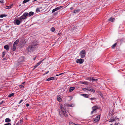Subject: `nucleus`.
Listing matches in <instances>:
<instances>
[{
    "label": "nucleus",
    "mask_w": 125,
    "mask_h": 125,
    "mask_svg": "<svg viewBox=\"0 0 125 125\" xmlns=\"http://www.w3.org/2000/svg\"><path fill=\"white\" fill-rule=\"evenodd\" d=\"M25 19L23 15L19 18L18 19H15L14 20V23L18 25Z\"/></svg>",
    "instance_id": "f257e3e1"
},
{
    "label": "nucleus",
    "mask_w": 125,
    "mask_h": 125,
    "mask_svg": "<svg viewBox=\"0 0 125 125\" xmlns=\"http://www.w3.org/2000/svg\"><path fill=\"white\" fill-rule=\"evenodd\" d=\"M36 45H33L29 46L28 47V50L29 52H31L35 49Z\"/></svg>",
    "instance_id": "f03ea898"
},
{
    "label": "nucleus",
    "mask_w": 125,
    "mask_h": 125,
    "mask_svg": "<svg viewBox=\"0 0 125 125\" xmlns=\"http://www.w3.org/2000/svg\"><path fill=\"white\" fill-rule=\"evenodd\" d=\"M34 14V12L32 11L29 12V13L28 12H25L22 15L25 19H26L27 17L29 16H31L33 15Z\"/></svg>",
    "instance_id": "7ed1b4c3"
},
{
    "label": "nucleus",
    "mask_w": 125,
    "mask_h": 125,
    "mask_svg": "<svg viewBox=\"0 0 125 125\" xmlns=\"http://www.w3.org/2000/svg\"><path fill=\"white\" fill-rule=\"evenodd\" d=\"M19 42V40L17 39L14 42L12 47V49L13 51H15L16 50V49L17 44H18Z\"/></svg>",
    "instance_id": "20e7f679"
},
{
    "label": "nucleus",
    "mask_w": 125,
    "mask_h": 125,
    "mask_svg": "<svg viewBox=\"0 0 125 125\" xmlns=\"http://www.w3.org/2000/svg\"><path fill=\"white\" fill-rule=\"evenodd\" d=\"M85 51L84 50H83L80 52V54L81 58H84L85 55Z\"/></svg>",
    "instance_id": "39448f33"
},
{
    "label": "nucleus",
    "mask_w": 125,
    "mask_h": 125,
    "mask_svg": "<svg viewBox=\"0 0 125 125\" xmlns=\"http://www.w3.org/2000/svg\"><path fill=\"white\" fill-rule=\"evenodd\" d=\"M100 116L99 115H98L94 120L93 122L94 123H96L98 122L100 119Z\"/></svg>",
    "instance_id": "423d86ee"
},
{
    "label": "nucleus",
    "mask_w": 125,
    "mask_h": 125,
    "mask_svg": "<svg viewBox=\"0 0 125 125\" xmlns=\"http://www.w3.org/2000/svg\"><path fill=\"white\" fill-rule=\"evenodd\" d=\"M98 108V106H95L92 107L93 111L91 112V114H92Z\"/></svg>",
    "instance_id": "0eeeda50"
},
{
    "label": "nucleus",
    "mask_w": 125,
    "mask_h": 125,
    "mask_svg": "<svg viewBox=\"0 0 125 125\" xmlns=\"http://www.w3.org/2000/svg\"><path fill=\"white\" fill-rule=\"evenodd\" d=\"M84 60L83 59H77L76 60V62L77 63H79L80 64L84 62Z\"/></svg>",
    "instance_id": "6e6552de"
},
{
    "label": "nucleus",
    "mask_w": 125,
    "mask_h": 125,
    "mask_svg": "<svg viewBox=\"0 0 125 125\" xmlns=\"http://www.w3.org/2000/svg\"><path fill=\"white\" fill-rule=\"evenodd\" d=\"M87 91H91L92 92L94 93L95 92V90L91 87H87Z\"/></svg>",
    "instance_id": "1a4fd4ad"
},
{
    "label": "nucleus",
    "mask_w": 125,
    "mask_h": 125,
    "mask_svg": "<svg viewBox=\"0 0 125 125\" xmlns=\"http://www.w3.org/2000/svg\"><path fill=\"white\" fill-rule=\"evenodd\" d=\"M4 48L6 50H9L10 47L8 45H6L4 46Z\"/></svg>",
    "instance_id": "9d476101"
},
{
    "label": "nucleus",
    "mask_w": 125,
    "mask_h": 125,
    "mask_svg": "<svg viewBox=\"0 0 125 125\" xmlns=\"http://www.w3.org/2000/svg\"><path fill=\"white\" fill-rule=\"evenodd\" d=\"M61 109V111L63 113H66V111H65V109L64 108L62 107V106H60Z\"/></svg>",
    "instance_id": "9b49d317"
},
{
    "label": "nucleus",
    "mask_w": 125,
    "mask_h": 125,
    "mask_svg": "<svg viewBox=\"0 0 125 125\" xmlns=\"http://www.w3.org/2000/svg\"><path fill=\"white\" fill-rule=\"evenodd\" d=\"M80 83L81 84H85L86 85H88V82L86 81L81 82H80Z\"/></svg>",
    "instance_id": "f8f14e48"
},
{
    "label": "nucleus",
    "mask_w": 125,
    "mask_h": 125,
    "mask_svg": "<svg viewBox=\"0 0 125 125\" xmlns=\"http://www.w3.org/2000/svg\"><path fill=\"white\" fill-rule=\"evenodd\" d=\"M75 89V87H71L69 90V91L70 92H72V91H73L74 89Z\"/></svg>",
    "instance_id": "ddd939ff"
},
{
    "label": "nucleus",
    "mask_w": 125,
    "mask_h": 125,
    "mask_svg": "<svg viewBox=\"0 0 125 125\" xmlns=\"http://www.w3.org/2000/svg\"><path fill=\"white\" fill-rule=\"evenodd\" d=\"M54 77H52L50 78H49L47 80V81H49L51 80H54Z\"/></svg>",
    "instance_id": "4468645a"
},
{
    "label": "nucleus",
    "mask_w": 125,
    "mask_h": 125,
    "mask_svg": "<svg viewBox=\"0 0 125 125\" xmlns=\"http://www.w3.org/2000/svg\"><path fill=\"white\" fill-rule=\"evenodd\" d=\"M11 121V120L9 118H7L5 119V122L6 123H9Z\"/></svg>",
    "instance_id": "2eb2a0df"
},
{
    "label": "nucleus",
    "mask_w": 125,
    "mask_h": 125,
    "mask_svg": "<svg viewBox=\"0 0 125 125\" xmlns=\"http://www.w3.org/2000/svg\"><path fill=\"white\" fill-rule=\"evenodd\" d=\"M115 19L111 17L108 20V21H109L113 22L114 21Z\"/></svg>",
    "instance_id": "dca6fc26"
},
{
    "label": "nucleus",
    "mask_w": 125,
    "mask_h": 125,
    "mask_svg": "<svg viewBox=\"0 0 125 125\" xmlns=\"http://www.w3.org/2000/svg\"><path fill=\"white\" fill-rule=\"evenodd\" d=\"M81 95L83 96L84 97H85L88 98L89 97V96L90 95L87 94H82Z\"/></svg>",
    "instance_id": "f3484780"
},
{
    "label": "nucleus",
    "mask_w": 125,
    "mask_h": 125,
    "mask_svg": "<svg viewBox=\"0 0 125 125\" xmlns=\"http://www.w3.org/2000/svg\"><path fill=\"white\" fill-rule=\"evenodd\" d=\"M115 118H111L110 120L109 121V122H112L114 121H115Z\"/></svg>",
    "instance_id": "a211bd4d"
},
{
    "label": "nucleus",
    "mask_w": 125,
    "mask_h": 125,
    "mask_svg": "<svg viewBox=\"0 0 125 125\" xmlns=\"http://www.w3.org/2000/svg\"><path fill=\"white\" fill-rule=\"evenodd\" d=\"M72 105V104H65V106L71 107L73 106Z\"/></svg>",
    "instance_id": "6ab92c4d"
},
{
    "label": "nucleus",
    "mask_w": 125,
    "mask_h": 125,
    "mask_svg": "<svg viewBox=\"0 0 125 125\" xmlns=\"http://www.w3.org/2000/svg\"><path fill=\"white\" fill-rule=\"evenodd\" d=\"M44 60V59H43V60H42V61H40V62H38V63H37L36 64L38 66H39V65Z\"/></svg>",
    "instance_id": "aec40b11"
},
{
    "label": "nucleus",
    "mask_w": 125,
    "mask_h": 125,
    "mask_svg": "<svg viewBox=\"0 0 125 125\" xmlns=\"http://www.w3.org/2000/svg\"><path fill=\"white\" fill-rule=\"evenodd\" d=\"M6 54V52L5 51H4L2 53V58H3L4 57V56Z\"/></svg>",
    "instance_id": "412c9836"
},
{
    "label": "nucleus",
    "mask_w": 125,
    "mask_h": 125,
    "mask_svg": "<svg viewBox=\"0 0 125 125\" xmlns=\"http://www.w3.org/2000/svg\"><path fill=\"white\" fill-rule=\"evenodd\" d=\"M117 43H115L114 44H113L112 47V49L114 48L116 46Z\"/></svg>",
    "instance_id": "4be33fe9"
},
{
    "label": "nucleus",
    "mask_w": 125,
    "mask_h": 125,
    "mask_svg": "<svg viewBox=\"0 0 125 125\" xmlns=\"http://www.w3.org/2000/svg\"><path fill=\"white\" fill-rule=\"evenodd\" d=\"M87 88H82V89L83 91L85 92H87Z\"/></svg>",
    "instance_id": "5701e85b"
},
{
    "label": "nucleus",
    "mask_w": 125,
    "mask_h": 125,
    "mask_svg": "<svg viewBox=\"0 0 125 125\" xmlns=\"http://www.w3.org/2000/svg\"><path fill=\"white\" fill-rule=\"evenodd\" d=\"M57 100L59 102H61L62 100L61 98L60 97L57 98Z\"/></svg>",
    "instance_id": "b1692460"
},
{
    "label": "nucleus",
    "mask_w": 125,
    "mask_h": 125,
    "mask_svg": "<svg viewBox=\"0 0 125 125\" xmlns=\"http://www.w3.org/2000/svg\"><path fill=\"white\" fill-rule=\"evenodd\" d=\"M14 95V94L13 93H12L9 95L8 96L9 97H10L11 96H13Z\"/></svg>",
    "instance_id": "393cba45"
},
{
    "label": "nucleus",
    "mask_w": 125,
    "mask_h": 125,
    "mask_svg": "<svg viewBox=\"0 0 125 125\" xmlns=\"http://www.w3.org/2000/svg\"><path fill=\"white\" fill-rule=\"evenodd\" d=\"M92 80L93 81H96L98 79H95L94 78V77H93L92 78Z\"/></svg>",
    "instance_id": "a878e982"
},
{
    "label": "nucleus",
    "mask_w": 125,
    "mask_h": 125,
    "mask_svg": "<svg viewBox=\"0 0 125 125\" xmlns=\"http://www.w3.org/2000/svg\"><path fill=\"white\" fill-rule=\"evenodd\" d=\"M70 125H75V124L72 122H69Z\"/></svg>",
    "instance_id": "bb28decb"
},
{
    "label": "nucleus",
    "mask_w": 125,
    "mask_h": 125,
    "mask_svg": "<svg viewBox=\"0 0 125 125\" xmlns=\"http://www.w3.org/2000/svg\"><path fill=\"white\" fill-rule=\"evenodd\" d=\"M13 5V4H12L11 6H7V8H6V9H10L11 8V6H12Z\"/></svg>",
    "instance_id": "cd10ccee"
},
{
    "label": "nucleus",
    "mask_w": 125,
    "mask_h": 125,
    "mask_svg": "<svg viewBox=\"0 0 125 125\" xmlns=\"http://www.w3.org/2000/svg\"><path fill=\"white\" fill-rule=\"evenodd\" d=\"M30 0H24L23 2V4H24L26 3L27 2H28Z\"/></svg>",
    "instance_id": "c85d7f7f"
},
{
    "label": "nucleus",
    "mask_w": 125,
    "mask_h": 125,
    "mask_svg": "<svg viewBox=\"0 0 125 125\" xmlns=\"http://www.w3.org/2000/svg\"><path fill=\"white\" fill-rule=\"evenodd\" d=\"M18 122L19 124H20L21 125L22 123L23 120L22 119L19 122Z\"/></svg>",
    "instance_id": "c756f323"
},
{
    "label": "nucleus",
    "mask_w": 125,
    "mask_h": 125,
    "mask_svg": "<svg viewBox=\"0 0 125 125\" xmlns=\"http://www.w3.org/2000/svg\"><path fill=\"white\" fill-rule=\"evenodd\" d=\"M55 30V28L53 27H52L51 29V31L52 32H53Z\"/></svg>",
    "instance_id": "7c9ffc66"
},
{
    "label": "nucleus",
    "mask_w": 125,
    "mask_h": 125,
    "mask_svg": "<svg viewBox=\"0 0 125 125\" xmlns=\"http://www.w3.org/2000/svg\"><path fill=\"white\" fill-rule=\"evenodd\" d=\"M86 79L87 80L91 81L92 80V78L91 77H87L86 78Z\"/></svg>",
    "instance_id": "2f4dec72"
},
{
    "label": "nucleus",
    "mask_w": 125,
    "mask_h": 125,
    "mask_svg": "<svg viewBox=\"0 0 125 125\" xmlns=\"http://www.w3.org/2000/svg\"><path fill=\"white\" fill-rule=\"evenodd\" d=\"M63 113V114L64 115V116L65 117H67V116H68V115L67 114V113H66H66Z\"/></svg>",
    "instance_id": "473e14b6"
},
{
    "label": "nucleus",
    "mask_w": 125,
    "mask_h": 125,
    "mask_svg": "<svg viewBox=\"0 0 125 125\" xmlns=\"http://www.w3.org/2000/svg\"><path fill=\"white\" fill-rule=\"evenodd\" d=\"M6 16V15H5V14H2L0 15V17L1 18H3L4 17H5Z\"/></svg>",
    "instance_id": "72a5a7b5"
},
{
    "label": "nucleus",
    "mask_w": 125,
    "mask_h": 125,
    "mask_svg": "<svg viewBox=\"0 0 125 125\" xmlns=\"http://www.w3.org/2000/svg\"><path fill=\"white\" fill-rule=\"evenodd\" d=\"M36 12H39L40 11V10L39 8H37L36 10Z\"/></svg>",
    "instance_id": "f704fd0d"
},
{
    "label": "nucleus",
    "mask_w": 125,
    "mask_h": 125,
    "mask_svg": "<svg viewBox=\"0 0 125 125\" xmlns=\"http://www.w3.org/2000/svg\"><path fill=\"white\" fill-rule=\"evenodd\" d=\"M79 11V10H74L73 11V13H76L77 12H78Z\"/></svg>",
    "instance_id": "c9c22d12"
},
{
    "label": "nucleus",
    "mask_w": 125,
    "mask_h": 125,
    "mask_svg": "<svg viewBox=\"0 0 125 125\" xmlns=\"http://www.w3.org/2000/svg\"><path fill=\"white\" fill-rule=\"evenodd\" d=\"M62 6H61L60 7H57V8L59 10V9H60L61 8H62Z\"/></svg>",
    "instance_id": "e433bc0d"
},
{
    "label": "nucleus",
    "mask_w": 125,
    "mask_h": 125,
    "mask_svg": "<svg viewBox=\"0 0 125 125\" xmlns=\"http://www.w3.org/2000/svg\"><path fill=\"white\" fill-rule=\"evenodd\" d=\"M0 2L1 3H4V0H0Z\"/></svg>",
    "instance_id": "4c0bfd02"
},
{
    "label": "nucleus",
    "mask_w": 125,
    "mask_h": 125,
    "mask_svg": "<svg viewBox=\"0 0 125 125\" xmlns=\"http://www.w3.org/2000/svg\"><path fill=\"white\" fill-rule=\"evenodd\" d=\"M4 125H11V124L10 123H8L5 124Z\"/></svg>",
    "instance_id": "58836bf2"
},
{
    "label": "nucleus",
    "mask_w": 125,
    "mask_h": 125,
    "mask_svg": "<svg viewBox=\"0 0 125 125\" xmlns=\"http://www.w3.org/2000/svg\"><path fill=\"white\" fill-rule=\"evenodd\" d=\"M90 99L91 100H93L95 99V98H90Z\"/></svg>",
    "instance_id": "ea45409f"
},
{
    "label": "nucleus",
    "mask_w": 125,
    "mask_h": 125,
    "mask_svg": "<svg viewBox=\"0 0 125 125\" xmlns=\"http://www.w3.org/2000/svg\"><path fill=\"white\" fill-rule=\"evenodd\" d=\"M4 102V101H2L1 102H0V105H1Z\"/></svg>",
    "instance_id": "a19ab883"
},
{
    "label": "nucleus",
    "mask_w": 125,
    "mask_h": 125,
    "mask_svg": "<svg viewBox=\"0 0 125 125\" xmlns=\"http://www.w3.org/2000/svg\"><path fill=\"white\" fill-rule=\"evenodd\" d=\"M38 66L36 64L34 67V69L35 68Z\"/></svg>",
    "instance_id": "79ce46f5"
},
{
    "label": "nucleus",
    "mask_w": 125,
    "mask_h": 125,
    "mask_svg": "<svg viewBox=\"0 0 125 125\" xmlns=\"http://www.w3.org/2000/svg\"><path fill=\"white\" fill-rule=\"evenodd\" d=\"M55 11H55V10L54 9H53V10H52V13H53Z\"/></svg>",
    "instance_id": "37998d69"
},
{
    "label": "nucleus",
    "mask_w": 125,
    "mask_h": 125,
    "mask_svg": "<svg viewBox=\"0 0 125 125\" xmlns=\"http://www.w3.org/2000/svg\"><path fill=\"white\" fill-rule=\"evenodd\" d=\"M26 106L27 107H28L29 105V104H26Z\"/></svg>",
    "instance_id": "c03bdc74"
},
{
    "label": "nucleus",
    "mask_w": 125,
    "mask_h": 125,
    "mask_svg": "<svg viewBox=\"0 0 125 125\" xmlns=\"http://www.w3.org/2000/svg\"><path fill=\"white\" fill-rule=\"evenodd\" d=\"M20 88H21L24 87V86L22 85H20Z\"/></svg>",
    "instance_id": "a18cd8bd"
},
{
    "label": "nucleus",
    "mask_w": 125,
    "mask_h": 125,
    "mask_svg": "<svg viewBox=\"0 0 125 125\" xmlns=\"http://www.w3.org/2000/svg\"><path fill=\"white\" fill-rule=\"evenodd\" d=\"M62 74H63V73H60V74H59V75L56 74V76H59V75H61Z\"/></svg>",
    "instance_id": "49530a36"
},
{
    "label": "nucleus",
    "mask_w": 125,
    "mask_h": 125,
    "mask_svg": "<svg viewBox=\"0 0 125 125\" xmlns=\"http://www.w3.org/2000/svg\"><path fill=\"white\" fill-rule=\"evenodd\" d=\"M54 9L55 10V11H56L58 10V9L57 8H56L55 9Z\"/></svg>",
    "instance_id": "de8ad7c7"
},
{
    "label": "nucleus",
    "mask_w": 125,
    "mask_h": 125,
    "mask_svg": "<svg viewBox=\"0 0 125 125\" xmlns=\"http://www.w3.org/2000/svg\"><path fill=\"white\" fill-rule=\"evenodd\" d=\"M118 123H116L115 124V125H118Z\"/></svg>",
    "instance_id": "09e8293b"
},
{
    "label": "nucleus",
    "mask_w": 125,
    "mask_h": 125,
    "mask_svg": "<svg viewBox=\"0 0 125 125\" xmlns=\"http://www.w3.org/2000/svg\"><path fill=\"white\" fill-rule=\"evenodd\" d=\"M49 72V71H47L46 73L45 74H47Z\"/></svg>",
    "instance_id": "8fccbe9b"
},
{
    "label": "nucleus",
    "mask_w": 125,
    "mask_h": 125,
    "mask_svg": "<svg viewBox=\"0 0 125 125\" xmlns=\"http://www.w3.org/2000/svg\"><path fill=\"white\" fill-rule=\"evenodd\" d=\"M36 57V56L34 58H33V60H35Z\"/></svg>",
    "instance_id": "3c124183"
},
{
    "label": "nucleus",
    "mask_w": 125,
    "mask_h": 125,
    "mask_svg": "<svg viewBox=\"0 0 125 125\" xmlns=\"http://www.w3.org/2000/svg\"><path fill=\"white\" fill-rule=\"evenodd\" d=\"M22 102L21 101V100L19 102V104H20L21 102Z\"/></svg>",
    "instance_id": "603ef678"
},
{
    "label": "nucleus",
    "mask_w": 125,
    "mask_h": 125,
    "mask_svg": "<svg viewBox=\"0 0 125 125\" xmlns=\"http://www.w3.org/2000/svg\"><path fill=\"white\" fill-rule=\"evenodd\" d=\"M73 8L72 7H71L70 8V9L71 10H73Z\"/></svg>",
    "instance_id": "864d4df0"
},
{
    "label": "nucleus",
    "mask_w": 125,
    "mask_h": 125,
    "mask_svg": "<svg viewBox=\"0 0 125 125\" xmlns=\"http://www.w3.org/2000/svg\"><path fill=\"white\" fill-rule=\"evenodd\" d=\"M75 125H80V124H75Z\"/></svg>",
    "instance_id": "5fc2aeb1"
},
{
    "label": "nucleus",
    "mask_w": 125,
    "mask_h": 125,
    "mask_svg": "<svg viewBox=\"0 0 125 125\" xmlns=\"http://www.w3.org/2000/svg\"><path fill=\"white\" fill-rule=\"evenodd\" d=\"M19 124V122L18 123H17L16 124V125H18V124Z\"/></svg>",
    "instance_id": "6e6d98bb"
},
{
    "label": "nucleus",
    "mask_w": 125,
    "mask_h": 125,
    "mask_svg": "<svg viewBox=\"0 0 125 125\" xmlns=\"http://www.w3.org/2000/svg\"><path fill=\"white\" fill-rule=\"evenodd\" d=\"M25 83V82H24L22 83V84H24Z\"/></svg>",
    "instance_id": "4d7b16f0"
},
{
    "label": "nucleus",
    "mask_w": 125,
    "mask_h": 125,
    "mask_svg": "<svg viewBox=\"0 0 125 125\" xmlns=\"http://www.w3.org/2000/svg\"><path fill=\"white\" fill-rule=\"evenodd\" d=\"M23 101V99H22V100H21V101L22 102V101Z\"/></svg>",
    "instance_id": "13d9d810"
},
{
    "label": "nucleus",
    "mask_w": 125,
    "mask_h": 125,
    "mask_svg": "<svg viewBox=\"0 0 125 125\" xmlns=\"http://www.w3.org/2000/svg\"><path fill=\"white\" fill-rule=\"evenodd\" d=\"M37 0H34V1H36Z\"/></svg>",
    "instance_id": "bf43d9fd"
},
{
    "label": "nucleus",
    "mask_w": 125,
    "mask_h": 125,
    "mask_svg": "<svg viewBox=\"0 0 125 125\" xmlns=\"http://www.w3.org/2000/svg\"><path fill=\"white\" fill-rule=\"evenodd\" d=\"M110 125H112V124H110Z\"/></svg>",
    "instance_id": "052dcab7"
},
{
    "label": "nucleus",
    "mask_w": 125,
    "mask_h": 125,
    "mask_svg": "<svg viewBox=\"0 0 125 125\" xmlns=\"http://www.w3.org/2000/svg\"><path fill=\"white\" fill-rule=\"evenodd\" d=\"M19 6H21V4H20Z\"/></svg>",
    "instance_id": "680f3d73"
}]
</instances>
